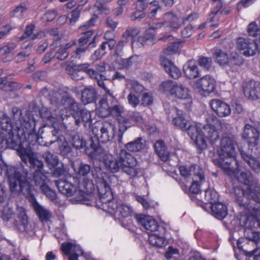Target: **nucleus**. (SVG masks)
I'll return each instance as SVG.
<instances>
[{"label":"nucleus","mask_w":260,"mask_h":260,"mask_svg":"<svg viewBox=\"0 0 260 260\" xmlns=\"http://www.w3.org/2000/svg\"><path fill=\"white\" fill-rule=\"evenodd\" d=\"M173 110L177 115L172 120L173 124L183 131H187L191 139L194 140L199 150L202 151L207 149L208 143L214 144L219 139L221 123L215 116L208 115L205 125L200 123L191 124L190 121L183 116L182 111L177 108Z\"/></svg>","instance_id":"f257e3e1"},{"label":"nucleus","mask_w":260,"mask_h":260,"mask_svg":"<svg viewBox=\"0 0 260 260\" xmlns=\"http://www.w3.org/2000/svg\"><path fill=\"white\" fill-rule=\"evenodd\" d=\"M13 124L10 118L4 112H0V127L5 129L6 143L9 148L15 149L19 146L20 140L26 135L37 136L36 120L33 115L27 112L14 114Z\"/></svg>","instance_id":"f03ea898"},{"label":"nucleus","mask_w":260,"mask_h":260,"mask_svg":"<svg viewBox=\"0 0 260 260\" xmlns=\"http://www.w3.org/2000/svg\"><path fill=\"white\" fill-rule=\"evenodd\" d=\"M95 183L99 194L100 201L102 203V209L113 215L115 219H121L130 216L133 209L129 206L118 204L113 200V194L109 183V177L104 172L95 176Z\"/></svg>","instance_id":"7ed1b4c3"},{"label":"nucleus","mask_w":260,"mask_h":260,"mask_svg":"<svg viewBox=\"0 0 260 260\" xmlns=\"http://www.w3.org/2000/svg\"><path fill=\"white\" fill-rule=\"evenodd\" d=\"M238 146L235 136L230 134L222 135L216 150L219 158L213 159V161L226 174L233 172L231 165L233 161H236Z\"/></svg>","instance_id":"20e7f679"},{"label":"nucleus","mask_w":260,"mask_h":260,"mask_svg":"<svg viewBox=\"0 0 260 260\" xmlns=\"http://www.w3.org/2000/svg\"><path fill=\"white\" fill-rule=\"evenodd\" d=\"M7 174L12 193L31 195L32 186L26 177L21 174L18 169L14 166L9 167Z\"/></svg>","instance_id":"39448f33"},{"label":"nucleus","mask_w":260,"mask_h":260,"mask_svg":"<svg viewBox=\"0 0 260 260\" xmlns=\"http://www.w3.org/2000/svg\"><path fill=\"white\" fill-rule=\"evenodd\" d=\"M160 90L162 92L170 94L176 98L185 100L186 102V108L189 110L192 103L191 91L184 84L171 80L163 82L160 85Z\"/></svg>","instance_id":"423d86ee"},{"label":"nucleus","mask_w":260,"mask_h":260,"mask_svg":"<svg viewBox=\"0 0 260 260\" xmlns=\"http://www.w3.org/2000/svg\"><path fill=\"white\" fill-rule=\"evenodd\" d=\"M233 193L236 202L241 206H247L250 199L260 203V186L257 182L253 187L248 188L247 190H244L238 186L234 187Z\"/></svg>","instance_id":"0eeeda50"},{"label":"nucleus","mask_w":260,"mask_h":260,"mask_svg":"<svg viewBox=\"0 0 260 260\" xmlns=\"http://www.w3.org/2000/svg\"><path fill=\"white\" fill-rule=\"evenodd\" d=\"M120 169L131 178H134L139 173L136 159L126 150H121L118 156Z\"/></svg>","instance_id":"6e6552de"},{"label":"nucleus","mask_w":260,"mask_h":260,"mask_svg":"<svg viewBox=\"0 0 260 260\" xmlns=\"http://www.w3.org/2000/svg\"><path fill=\"white\" fill-rule=\"evenodd\" d=\"M40 115L43 119L50 121L53 124L54 129L52 131V134L53 136L56 137V139L54 141H51L50 144H52L55 141H63L64 139V138L62 135H58L59 130L55 125V123L56 121H61L63 124L65 125V123L63 121L65 118L68 117V114L64 115L63 114L61 113L59 115V116L56 119L52 116L51 113L49 109L43 108L40 111Z\"/></svg>","instance_id":"1a4fd4ad"},{"label":"nucleus","mask_w":260,"mask_h":260,"mask_svg":"<svg viewBox=\"0 0 260 260\" xmlns=\"http://www.w3.org/2000/svg\"><path fill=\"white\" fill-rule=\"evenodd\" d=\"M16 149L22 161L26 163L27 160H29L31 167L36 169V171H42L44 166L43 162L37 157L36 154L31 149L23 147H19Z\"/></svg>","instance_id":"9d476101"},{"label":"nucleus","mask_w":260,"mask_h":260,"mask_svg":"<svg viewBox=\"0 0 260 260\" xmlns=\"http://www.w3.org/2000/svg\"><path fill=\"white\" fill-rule=\"evenodd\" d=\"M215 87L216 81L210 75L203 76L192 84L193 88L201 94L211 93L214 91Z\"/></svg>","instance_id":"9b49d317"},{"label":"nucleus","mask_w":260,"mask_h":260,"mask_svg":"<svg viewBox=\"0 0 260 260\" xmlns=\"http://www.w3.org/2000/svg\"><path fill=\"white\" fill-rule=\"evenodd\" d=\"M236 47L246 56H252L255 54L257 48L256 42L249 38L239 37L236 42Z\"/></svg>","instance_id":"f8f14e48"},{"label":"nucleus","mask_w":260,"mask_h":260,"mask_svg":"<svg viewBox=\"0 0 260 260\" xmlns=\"http://www.w3.org/2000/svg\"><path fill=\"white\" fill-rule=\"evenodd\" d=\"M123 111V107L119 105H114L110 108V114L117 117L119 123V131L121 133V135L127 130L128 127L131 126L130 120L123 116H121V115ZM121 139L122 136L120 137L119 141H120Z\"/></svg>","instance_id":"ddd939ff"},{"label":"nucleus","mask_w":260,"mask_h":260,"mask_svg":"<svg viewBox=\"0 0 260 260\" xmlns=\"http://www.w3.org/2000/svg\"><path fill=\"white\" fill-rule=\"evenodd\" d=\"M94 184L91 180L84 181L79 185L78 191L80 192L77 197V202L87 204L86 201L92 200L93 196L92 194L94 190Z\"/></svg>","instance_id":"4468645a"},{"label":"nucleus","mask_w":260,"mask_h":260,"mask_svg":"<svg viewBox=\"0 0 260 260\" xmlns=\"http://www.w3.org/2000/svg\"><path fill=\"white\" fill-rule=\"evenodd\" d=\"M248 218L245 216H241L239 221L241 225L246 227L244 231L245 238L250 240V243L255 245L259 239V233L255 231L254 229L257 227L256 225L248 223Z\"/></svg>","instance_id":"2eb2a0df"},{"label":"nucleus","mask_w":260,"mask_h":260,"mask_svg":"<svg viewBox=\"0 0 260 260\" xmlns=\"http://www.w3.org/2000/svg\"><path fill=\"white\" fill-rule=\"evenodd\" d=\"M17 219L16 222L20 225V230L29 235L34 233V228L28 223V216L25 209L22 207H17L16 209Z\"/></svg>","instance_id":"dca6fc26"},{"label":"nucleus","mask_w":260,"mask_h":260,"mask_svg":"<svg viewBox=\"0 0 260 260\" xmlns=\"http://www.w3.org/2000/svg\"><path fill=\"white\" fill-rule=\"evenodd\" d=\"M180 174L185 179H192V177L198 178L199 180L204 179V173L201 167L199 166H181L179 168Z\"/></svg>","instance_id":"f3484780"},{"label":"nucleus","mask_w":260,"mask_h":260,"mask_svg":"<svg viewBox=\"0 0 260 260\" xmlns=\"http://www.w3.org/2000/svg\"><path fill=\"white\" fill-rule=\"evenodd\" d=\"M55 185L60 193L68 197L75 196L77 201V197L80 192L78 191L77 186L70 181L66 179H60L55 181Z\"/></svg>","instance_id":"a211bd4d"},{"label":"nucleus","mask_w":260,"mask_h":260,"mask_svg":"<svg viewBox=\"0 0 260 260\" xmlns=\"http://www.w3.org/2000/svg\"><path fill=\"white\" fill-rule=\"evenodd\" d=\"M233 171L231 174H228L229 175H234L237 180L246 186V188L244 190H247L248 188L253 187V185L256 184L257 180L254 179L251 174L248 171H239L238 170L234 171L232 168ZM243 189V188H242Z\"/></svg>","instance_id":"6ab92c4d"},{"label":"nucleus","mask_w":260,"mask_h":260,"mask_svg":"<svg viewBox=\"0 0 260 260\" xmlns=\"http://www.w3.org/2000/svg\"><path fill=\"white\" fill-rule=\"evenodd\" d=\"M243 92L245 96L254 100L260 98V82L254 80L248 81L243 85Z\"/></svg>","instance_id":"aec40b11"},{"label":"nucleus","mask_w":260,"mask_h":260,"mask_svg":"<svg viewBox=\"0 0 260 260\" xmlns=\"http://www.w3.org/2000/svg\"><path fill=\"white\" fill-rule=\"evenodd\" d=\"M163 20L166 27L172 31L178 30L183 24L181 18L173 12H169L163 15Z\"/></svg>","instance_id":"412c9836"},{"label":"nucleus","mask_w":260,"mask_h":260,"mask_svg":"<svg viewBox=\"0 0 260 260\" xmlns=\"http://www.w3.org/2000/svg\"><path fill=\"white\" fill-rule=\"evenodd\" d=\"M135 217L137 221L141 224L148 234L156 232L158 230V225L156 221L151 216L143 214L136 215Z\"/></svg>","instance_id":"4be33fe9"},{"label":"nucleus","mask_w":260,"mask_h":260,"mask_svg":"<svg viewBox=\"0 0 260 260\" xmlns=\"http://www.w3.org/2000/svg\"><path fill=\"white\" fill-rule=\"evenodd\" d=\"M259 134L257 128L247 124L244 126L243 137L246 140L249 145L255 146L258 143Z\"/></svg>","instance_id":"5701e85b"},{"label":"nucleus","mask_w":260,"mask_h":260,"mask_svg":"<svg viewBox=\"0 0 260 260\" xmlns=\"http://www.w3.org/2000/svg\"><path fill=\"white\" fill-rule=\"evenodd\" d=\"M87 74L92 79H94L97 81L98 85L104 89L106 92L108 94L110 98L112 99V102L115 103L116 100L115 99L113 92L107 88L104 81H107V78L103 74H99L96 71H95L91 69H89L87 70Z\"/></svg>","instance_id":"b1692460"},{"label":"nucleus","mask_w":260,"mask_h":260,"mask_svg":"<svg viewBox=\"0 0 260 260\" xmlns=\"http://www.w3.org/2000/svg\"><path fill=\"white\" fill-rule=\"evenodd\" d=\"M212 109L220 117H225L231 113L230 106L218 100H212L210 102Z\"/></svg>","instance_id":"393cba45"},{"label":"nucleus","mask_w":260,"mask_h":260,"mask_svg":"<svg viewBox=\"0 0 260 260\" xmlns=\"http://www.w3.org/2000/svg\"><path fill=\"white\" fill-rule=\"evenodd\" d=\"M160 62L166 72L172 78L177 79L181 76L180 70L168 58L162 57L160 59Z\"/></svg>","instance_id":"a878e982"},{"label":"nucleus","mask_w":260,"mask_h":260,"mask_svg":"<svg viewBox=\"0 0 260 260\" xmlns=\"http://www.w3.org/2000/svg\"><path fill=\"white\" fill-rule=\"evenodd\" d=\"M183 71L185 77L188 79H194L200 75L198 67L194 60L187 61L183 66Z\"/></svg>","instance_id":"bb28decb"},{"label":"nucleus","mask_w":260,"mask_h":260,"mask_svg":"<svg viewBox=\"0 0 260 260\" xmlns=\"http://www.w3.org/2000/svg\"><path fill=\"white\" fill-rule=\"evenodd\" d=\"M212 1L213 8L209 14L208 18L210 22L214 20L215 16L218 14L219 15H226L230 13V10L222 9L224 5L223 0H212Z\"/></svg>","instance_id":"cd10ccee"},{"label":"nucleus","mask_w":260,"mask_h":260,"mask_svg":"<svg viewBox=\"0 0 260 260\" xmlns=\"http://www.w3.org/2000/svg\"><path fill=\"white\" fill-rule=\"evenodd\" d=\"M77 125H79L82 122L85 125L91 122L90 112L86 109L80 110L78 112L72 114Z\"/></svg>","instance_id":"c85d7f7f"},{"label":"nucleus","mask_w":260,"mask_h":260,"mask_svg":"<svg viewBox=\"0 0 260 260\" xmlns=\"http://www.w3.org/2000/svg\"><path fill=\"white\" fill-rule=\"evenodd\" d=\"M244 207L248 210L249 214L248 216H245L248 218V223L250 222L251 224L260 228V210L256 207L249 206V204Z\"/></svg>","instance_id":"c756f323"},{"label":"nucleus","mask_w":260,"mask_h":260,"mask_svg":"<svg viewBox=\"0 0 260 260\" xmlns=\"http://www.w3.org/2000/svg\"><path fill=\"white\" fill-rule=\"evenodd\" d=\"M104 163L106 168L112 173H117L120 169L118 157L116 158L112 155H105Z\"/></svg>","instance_id":"7c9ffc66"},{"label":"nucleus","mask_w":260,"mask_h":260,"mask_svg":"<svg viewBox=\"0 0 260 260\" xmlns=\"http://www.w3.org/2000/svg\"><path fill=\"white\" fill-rule=\"evenodd\" d=\"M212 215L219 219L224 218L228 214V209L222 203L216 202L210 206Z\"/></svg>","instance_id":"2f4dec72"},{"label":"nucleus","mask_w":260,"mask_h":260,"mask_svg":"<svg viewBox=\"0 0 260 260\" xmlns=\"http://www.w3.org/2000/svg\"><path fill=\"white\" fill-rule=\"evenodd\" d=\"M33 208L42 221H48L51 217V212L40 205L36 201L32 203Z\"/></svg>","instance_id":"473e14b6"},{"label":"nucleus","mask_w":260,"mask_h":260,"mask_svg":"<svg viewBox=\"0 0 260 260\" xmlns=\"http://www.w3.org/2000/svg\"><path fill=\"white\" fill-rule=\"evenodd\" d=\"M183 43L182 41L177 40L170 44L168 47L161 53L160 59L162 57L167 58L168 56L177 53L182 47Z\"/></svg>","instance_id":"72a5a7b5"},{"label":"nucleus","mask_w":260,"mask_h":260,"mask_svg":"<svg viewBox=\"0 0 260 260\" xmlns=\"http://www.w3.org/2000/svg\"><path fill=\"white\" fill-rule=\"evenodd\" d=\"M96 98L95 89L92 87L85 88L82 91L81 100L86 105L94 102Z\"/></svg>","instance_id":"f704fd0d"},{"label":"nucleus","mask_w":260,"mask_h":260,"mask_svg":"<svg viewBox=\"0 0 260 260\" xmlns=\"http://www.w3.org/2000/svg\"><path fill=\"white\" fill-rule=\"evenodd\" d=\"M154 149L161 160L166 161L169 159L170 153L162 141H157L154 144Z\"/></svg>","instance_id":"c9c22d12"},{"label":"nucleus","mask_w":260,"mask_h":260,"mask_svg":"<svg viewBox=\"0 0 260 260\" xmlns=\"http://www.w3.org/2000/svg\"><path fill=\"white\" fill-rule=\"evenodd\" d=\"M86 152L92 158L100 159L101 155L104 153V150L98 143H94L90 140V147L86 149Z\"/></svg>","instance_id":"e433bc0d"},{"label":"nucleus","mask_w":260,"mask_h":260,"mask_svg":"<svg viewBox=\"0 0 260 260\" xmlns=\"http://www.w3.org/2000/svg\"><path fill=\"white\" fill-rule=\"evenodd\" d=\"M61 248L66 255H69L70 253H73L78 256L83 254V251L80 246L72 243H62Z\"/></svg>","instance_id":"4c0bfd02"},{"label":"nucleus","mask_w":260,"mask_h":260,"mask_svg":"<svg viewBox=\"0 0 260 260\" xmlns=\"http://www.w3.org/2000/svg\"><path fill=\"white\" fill-rule=\"evenodd\" d=\"M111 128L110 124L104 125L101 127L99 133L95 128L93 129V132L96 135L97 138L102 143L109 141L112 138L109 134V129Z\"/></svg>","instance_id":"58836bf2"},{"label":"nucleus","mask_w":260,"mask_h":260,"mask_svg":"<svg viewBox=\"0 0 260 260\" xmlns=\"http://www.w3.org/2000/svg\"><path fill=\"white\" fill-rule=\"evenodd\" d=\"M146 41V43H154L156 39L154 36L150 31L149 33H147V30L145 31V35L143 37H139L138 41H136L133 40L132 43V47L133 48H139L143 46L144 44L142 42L144 40Z\"/></svg>","instance_id":"ea45409f"},{"label":"nucleus","mask_w":260,"mask_h":260,"mask_svg":"<svg viewBox=\"0 0 260 260\" xmlns=\"http://www.w3.org/2000/svg\"><path fill=\"white\" fill-rule=\"evenodd\" d=\"M148 240L150 244L157 247H162L167 244L165 238L156 233H149Z\"/></svg>","instance_id":"a19ab883"},{"label":"nucleus","mask_w":260,"mask_h":260,"mask_svg":"<svg viewBox=\"0 0 260 260\" xmlns=\"http://www.w3.org/2000/svg\"><path fill=\"white\" fill-rule=\"evenodd\" d=\"M242 157L246 161L250 167L255 172L258 173L260 171V162L256 159L251 157L243 151H240Z\"/></svg>","instance_id":"79ce46f5"},{"label":"nucleus","mask_w":260,"mask_h":260,"mask_svg":"<svg viewBox=\"0 0 260 260\" xmlns=\"http://www.w3.org/2000/svg\"><path fill=\"white\" fill-rule=\"evenodd\" d=\"M247 32L251 37L257 38L260 35V21H254L250 23L247 27Z\"/></svg>","instance_id":"37998d69"},{"label":"nucleus","mask_w":260,"mask_h":260,"mask_svg":"<svg viewBox=\"0 0 260 260\" xmlns=\"http://www.w3.org/2000/svg\"><path fill=\"white\" fill-rule=\"evenodd\" d=\"M34 179L36 186H39L41 189L43 186L47 184L48 180L42 171H35L34 175Z\"/></svg>","instance_id":"c03bdc74"},{"label":"nucleus","mask_w":260,"mask_h":260,"mask_svg":"<svg viewBox=\"0 0 260 260\" xmlns=\"http://www.w3.org/2000/svg\"><path fill=\"white\" fill-rule=\"evenodd\" d=\"M214 56L216 62L220 66L227 64L229 62L228 54L221 49H216L214 53Z\"/></svg>","instance_id":"a18cd8bd"},{"label":"nucleus","mask_w":260,"mask_h":260,"mask_svg":"<svg viewBox=\"0 0 260 260\" xmlns=\"http://www.w3.org/2000/svg\"><path fill=\"white\" fill-rule=\"evenodd\" d=\"M126 149L132 152H138L144 148V144L141 138H138L135 141L129 142L125 145Z\"/></svg>","instance_id":"49530a36"},{"label":"nucleus","mask_w":260,"mask_h":260,"mask_svg":"<svg viewBox=\"0 0 260 260\" xmlns=\"http://www.w3.org/2000/svg\"><path fill=\"white\" fill-rule=\"evenodd\" d=\"M61 102L62 103L64 109L67 110L73 111L71 113L72 114L79 111V105L74 99L71 98H67L64 100H61Z\"/></svg>","instance_id":"de8ad7c7"},{"label":"nucleus","mask_w":260,"mask_h":260,"mask_svg":"<svg viewBox=\"0 0 260 260\" xmlns=\"http://www.w3.org/2000/svg\"><path fill=\"white\" fill-rule=\"evenodd\" d=\"M43 157L50 168H54L57 166L59 159L57 155L50 151H46L43 154Z\"/></svg>","instance_id":"09e8293b"},{"label":"nucleus","mask_w":260,"mask_h":260,"mask_svg":"<svg viewBox=\"0 0 260 260\" xmlns=\"http://www.w3.org/2000/svg\"><path fill=\"white\" fill-rule=\"evenodd\" d=\"M110 108L107 101L105 99H102L100 102V106L98 108V113L100 116L106 117L110 115Z\"/></svg>","instance_id":"8fccbe9b"},{"label":"nucleus","mask_w":260,"mask_h":260,"mask_svg":"<svg viewBox=\"0 0 260 260\" xmlns=\"http://www.w3.org/2000/svg\"><path fill=\"white\" fill-rule=\"evenodd\" d=\"M218 200V194L217 192L213 189L208 188L205 191V201L212 205Z\"/></svg>","instance_id":"3c124183"},{"label":"nucleus","mask_w":260,"mask_h":260,"mask_svg":"<svg viewBox=\"0 0 260 260\" xmlns=\"http://www.w3.org/2000/svg\"><path fill=\"white\" fill-rule=\"evenodd\" d=\"M135 58H136V57L131 56L125 59L120 58L117 59V63L120 68L126 69L134 64L135 62Z\"/></svg>","instance_id":"603ef678"},{"label":"nucleus","mask_w":260,"mask_h":260,"mask_svg":"<svg viewBox=\"0 0 260 260\" xmlns=\"http://www.w3.org/2000/svg\"><path fill=\"white\" fill-rule=\"evenodd\" d=\"M35 25L32 24L26 25L23 35L18 38V41H22L28 38H29L30 40H32V36L34 35L33 32L35 30Z\"/></svg>","instance_id":"864d4df0"},{"label":"nucleus","mask_w":260,"mask_h":260,"mask_svg":"<svg viewBox=\"0 0 260 260\" xmlns=\"http://www.w3.org/2000/svg\"><path fill=\"white\" fill-rule=\"evenodd\" d=\"M27 9V5L25 3H21L11 12V16L21 19Z\"/></svg>","instance_id":"5fc2aeb1"},{"label":"nucleus","mask_w":260,"mask_h":260,"mask_svg":"<svg viewBox=\"0 0 260 260\" xmlns=\"http://www.w3.org/2000/svg\"><path fill=\"white\" fill-rule=\"evenodd\" d=\"M139 29L137 27H128L122 35V37L126 39H127L129 37L133 38L132 42L133 40L136 41H138L135 39V38L139 34Z\"/></svg>","instance_id":"6e6d98bb"},{"label":"nucleus","mask_w":260,"mask_h":260,"mask_svg":"<svg viewBox=\"0 0 260 260\" xmlns=\"http://www.w3.org/2000/svg\"><path fill=\"white\" fill-rule=\"evenodd\" d=\"M42 192L46 196V197L51 201H54L57 198L55 192L50 188L47 184L45 186H43L41 189Z\"/></svg>","instance_id":"4d7b16f0"},{"label":"nucleus","mask_w":260,"mask_h":260,"mask_svg":"<svg viewBox=\"0 0 260 260\" xmlns=\"http://www.w3.org/2000/svg\"><path fill=\"white\" fill-rule=\"evenodd\" d=\"M127 85L129 86L131 92L140 93L144 90V87L136 81H130Z\"/></svg>","instance_id":"13d9d810"},{"label":"nucleus","mask_w":260,"mask_h":260,"mask_svg":"<svg viewBox=\"0 0 260 260\" xmlns=\"http://www.w3.org/2000/svg\"><path fill=\"white\" fill-rule=\"evenodd\" d=\"M30 53L31 51L26 49L22 50L14 56V60L16 63L21 62L24 61L30 55Z\"/></svg>","instance_id":"bf43d9fd"},{"label":"nucleus","mask_w":260,"mask_h":260,"mask_svg":"<svg viewBox=\"0 0 260 260\" xmlns=\"http://www.w3.org/2000/svg\"><path fill=\"white\" fill-rule=\"evenodd\" d=\"M90 166L87 164H81L80 166L77 168H74L75 171L80 176H86L90 171Z\"/></svg>","instance_id":"052dcab7"},{"label":"nucleus","mask_w":260,"mask_h":260,"mask_svg":"<svg viewBox=\"0 0 260 260\" xmlns=\"http://www.w3.org/2000/svg\"><path fill=\"white\" fill-rule=\"evenodd\" d=\"M241 241L238 240L237 241V245L240 249H241L244 251V253L247 256H260V248H255L252 250H248L247 249H244L243 246L241 245Z\"/></svg>","instance_id":"680f3d73"},{"label":"nucleus","mask_w":260,"mask_h":260,"mask_svg":"<svg viewBox=\"0 0 260 260\" xmlns=\"http://www.w3.org/2000/svg\"><path fill=\"white\" fill-rule=\"evenodd\" d=\"M199 64L202 68L208 70L212 64V59L210 57L202 56L198 61Z\"/></svg>","instance_id":"e2e57ef3"},{"label":"nucleus","mask_w":260,"mask_h":260,"mask_svg":"<svg viewBox=\"0 0 260 260\" xmlns=\"http://www.w3.org/2000/svg\"><path fill=\"white\" fill-rule=\"evenodd\" d=\"M93 33L94 31L93 30H89L83 32L78 40L79 44L84 45L87 44L89 39L93 35Z\"/></svg>","instance_id":"0e129e2a"},{"label":"nucleus","mask_w":260,"mask_h":260,"mask_svg":"<svg viewBox=\"0 0 260 260\" xmlns=\"http://www.w3.org/2000/svg\"><path fill=\"white\" fill-rule=\"evenodd\" d=\"M199 181H200V180H199L198 178L192 177V179L190 180V181L191 182V185L189 187L190 191L192 193L197 194L199 192L200 190V185L199 184ZM201 181L202 180H201Z\"/></svg>","instance_id":"69168bd1"},{"label":"nucleus","mask_w":260,"mask_h":260,"mask_svg":"<svg viewBox=\"0 0 260 260\" xmlns=\"http://www.w3.org/2000/svg\"><path fill=\"white\" fill-rule=\"evenodd\" d=\"M17 47V44L14 42H7L5 44L4 46L1 48L4 53L9 54L12 52Z\"/></svg>","instance_id":"338daca9"},{"label":"nucleus","mask_w":260,"mask_h":260,"mask_svg":"<svg viewBox=\"0 0 260 260\" xmlns=\"http://www.w3.org/2000/svg\"><path fill=\"white\" fill-rule=\"evenodd\" d=\"M127 100L128 104L134 108H136L140 102L138 97L133 92H130L129 94L128 95Z\"/></svg>","instance_id":"774afa93"}]
</instances>
